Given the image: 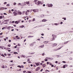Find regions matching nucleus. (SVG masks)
Returning a JSON list of instances; mask_svg holds the SVG:
<instances>
[{
  "label": "nucleus",
  "instance_id": "obj_1",
  "mask_svg": "<svg viewBox=\"0 0 73 73\" xmlns=\"http://www.w3.org/2000/svg\"><path fill=\"white\" fill-rule=\"evenodd\" d=\"M17 11L16 10H15V11L13 12L14 15V16H16L17 15V13H16V11Z\"/></svg>",
  "mask_w": 73,
  "mask_h": 73
},
{
  "label": "nucleus",
  "instance_id": "obj_2",
  "mask_svg": "<svg viewBox=\"0 0 73 73\" xmlns=\"http://www.w3.org/2000/svg\"><path fill=\"white\" fill-rule=\"evenodd\" d=\"M63 46H62L61 47L58 48V49H57V50H54L55 51H56V50H60V49L61 48H62V47H63Z\"/></svg>",
  "mask_w": 73,
  "mask_h": 73
},
{
  "label": "nucleus",
  "instance_id": "obj_3",
  "mask_svg": "<svg viewBox=\"0 0 73 73\" xmlns=\"http://www.w3.org/2000/svg\"><path fill=\"white\" fill-rule=\"evenodd\" d=\"M53 6V5L52 3L48 5V7H52Z\"/></svg>",
  "mask_w": 73,
  "mask_h": 73
},
{
  "label": "nucleus",
  "instance_id": "obj_4",
  "mask_svg": "<svg viewBox=\"0 0 73 73\" xmlns=\"http://www.w3.org/2000/svg\"><path fill=\"white\" fill-rule=\"evenodd\" d=\"M19 23H20V21H15V24H18Z\"/></svg>",
  "mask_w": 73,
  "mask_h": 73
},
{
  "label": "nucleus",
  "instance_id": "obj_5",
  "mask_svg": "<svg viewBox=\"0 0 73 73\" xmlns=\"http://www.w3.org/2000/svg\"><path fill=\"white\" fill-rule=\"evenodd\" d=\"M40 63V62H39L35 63V64H36V65L37 66H38V65H39Z\"/></svg>",
  "mask_w": 73,
  "mask_h": 73
},
{
  "label": "nucleus",
  "instance_id": "obj_6",
  "mask_svg": "<svg viewBox=\"0 0 73 73\" xmlns=\"http://www.w3.org/2000/svg\"><path fill=\"white\" fill-rule=\"evenodd\" d=\"M46 58H47V59H49L50 60H53V58H46Z\"/></svg>",
  "mask_w": 73,
  "mask_h": 73
},
{
  "label": "nucleus",
  "instance_id": "obj_7",
  "mask_svg": "<svg viewBox=\"0 0 73 73\" xmlns=\"http://www.w3.org/2000/svg\"><path fill=\"white\" fill-rule=\"evenodd\" d=\"M39 69H40V67H38L36 69H35L36 71H38V70H39Z\"/></svg>",
  "mask_w": 73,
  "mask_h": 73
},
{
  "label": "nucleus",
  "instance_id": "obj_8",
  "mask_svg": "<svg viewBox=\"0 0 73 73\" xmlns=\"http://www.w3.org/2000/svg\"><path fill=\"white\" fill-rule=\"evenodd\" d=\"M46 21H47V20L45 19H43L42 20V22H45Z\"/></svg>",
  "mask_w": 73,
  "mask_h": 73
},
{
  "label": "nucleus",
  "instance_id": "obj_9",
  "mask_svg": "<svg viewBox=\"0 0 73 73\" xmlns=\"http://www.w3.org/2000/svg\"><path fill=\"white\" fill-rule=\"evenodd\" d=\"M0 9L1 11V10H4V7H1Z\"/></svg>",
  "mask_w": 73,
  "mask_h": 73
},
{
  "label": "nucleus",
  "instance_id": "obj_10",
  "mask_svg": "<svg viewBox=\"0 0 73 73\" xmlns=\"http://www.w3.org/2000/svg\"><path fill=\"white\" fill-rule=\"evenodd\" d=\"M44 46V45H42V46H39V48H40H40H43Z\"/></svg>",
  "mask_w": 73,
  "mask_h": 73
},
{
  "label": "nucleus",
  "instance_id": "obj_11",
  "mask_svg": "<svg viewBox=\"0 0 73 73\" xmlns=\"http://www.w3.org/2000/svg\"><path fill=\"white\" fill-rule=\"evenodd\" d=\"M34 37V36H28V38H31V37Z\"/></svg>",
  "mask_w": 73,
  "mask_h": 73
},
{
  "label": "nucleus",
  "instance_id": "obj_12",
  "mask_svg": "<svg viewBox=\"0 0 73 73\" xmlns=\"http://www.w3.org/2000/svg\"><path fill=\"white\" fill-rule=\"evenodd\" d=\"M18 13L19 15H21L22 14V13L21 12L19 11Z\"/></svg>",
  "mask_w": 73,
  "mask_h": 73
},
{
  "label": "nucleus",
  "instance_id": "obj_13",
  "mask_svg": "<svg viewBox=\"0 0 73 73\" xmlns=\"http://www.w3.org/2000/svg\"><path fill=\"white\" fill-rule=\"evenodd\" d=\"M26 3L28 5V4H29V1L26 2Z\"/></svg>",
  "mask_w": 73,
  "mask_h": 73
},
{
  "label": "nucleus",
  "instance_id": "obj_14",
  "mask_svg": "<svg viewBox=\"0 0 73 73\" xmlns=\"http://www.w3.org/2000/svg\"><path fill=\"white\" fill-rule=\"evenodd\" d=\"M56 56H57V58H58V57H61V56L60 55H57Z\"/></svg>",
  "mask_w": 73,
  "mask_h": 73
},
{
  "label": "nucleus",
  "instance_id": "obj_15",
  "mask_svg": "<svg viewBox=\"0 0 73 73\" xmlns=\"http://www.w3.org/2000/svg\"><path fill=\"white\" fill-rule=\"evenodd\" d=\"M41 17H44V15H41L40 16Z\"/></svg>",
  "mask_w": 73,
  "mask_h": 73
},
{
  "label": "nucleus",
  "instance_id": "obj_16",
  "mask_svg": "<svg viewBox=\"0 0 73 73\" xmlns=\"http://www.w3.org/2000/svg\"><path fill=\"white\" fill-rule=\"evenodd\" d=\"M52 37H56V35H52Z\"/></svg>",
  "mask_w": 73,
  "mask_h": 73
},
{
  "label": "nucleus",
  "instance_id": "obj_17",
  "mask_svg": "<svg viewBox=\"0 0 73 73\" xmlns=\"http://www.w3.org/2000/svg\"><path fill=\"white\" fill-rule=\"evenodd\" d=\"M17 66L18 68H22V67H21V66H20V65H18Z\"/></svg>",
  "mask_w": 73,
  "mask_h": 73
},
{
  "label": "nucleus",
  "instance_id": "obj_18",
  "mask_svg": "<svg viewBox=\"0 0 73 73\" xmlns=\"http://www.w3.org/2000/svg\"><path fill=\"white\" fill-rule=\"evenodd\" d=\"M48 41H44V44H46V43H48Z\"/></svg>",
  "mask_w": 73,
  "mask_h": 73
},
{
  "label": "nucleus",
  "instance_id": "obj_19",
  "mask_svg": "<svg viewBox=\"0 0 73 73\" xmlns=\"http://www.w3.org/2000/svg\"><path fill=\"white\" fill-rule=\"evenodd\" d=\"M54 25H59V24L58 23H54Z\"/></svg>",
  "mask_w": 73,
  "mask_h": 73
},
{
  "label": "nucleus",
  "instance_id": "obj_20",
  "mask_svg": "<svg viewBox=\"0 0 73 73\" xmlns=\"http://www.w3.org/2000/svg\"><path fill=\"white\" fill-rule=\"evenodd\" d=\"M42 66H43V67H45V66H46V64H43L42 65Z\"/></svg>",
  "mask_w": 73,
  "mask_h": 73
},
{
  "label": "nucleus",
  "instance_id": "obj_21",
  "mask_svg": "<svg viewBox=\"0 0 73 73\" xmlns=\"http://www.w3.org/2000/svg\"><path fill=\"white\" fill-rule=\"evenodd\" d=\"M11 26H9L8 27L7 29H8V30H9V29H10V28H11Z\"/></svg>",
  "mask_w": 73,
  "mask_h": 73
},
{
  "label": "nucleus",
  "instance_id": "obj_22",
  "mask_svg": "<svg viewBox=\"0 0 73 73\" xmlns=\"http://www.w3.org/2000/svg\"><path fill=\"white\" fill-rule=\"evenodd\" d=\"M24 26L23 25L20 27V28H24Z\"/></svg>",
  "mask_w": 73,
  "mask_h": 73
},
{
  "label": "nucleus",
  "instance_id": "obj_23",
  "mask_svg": "<svg viewBox=\"0 0 73 73\" xmlns=\"http://www.w3.org/2000/svg\"><path fill=\"white\" fill-rule=\"evenodd\" d=\"M62 19H64V20H66V17H63L62 18Z\"/></svg>",
  "mask_w": 73,
  "mask_h": 73
},
{
  "label": "nucleus",
  "instance_id": "obj_24",
  "mask_svg": "<svg viewBox=\"0 0 73 73\" xmlns=\"http://www.w3.org/2000/svg\"><path fill=\"white\" fill-rule=\"evenodd\" d=\"M69 42V41L66 42L64 43V44H67V42Z\"/></svg>",
  "mask_w": 73,
  "mask_h": 73
},
{
  "label": "nucleus",
  "instance_id": "obj_25",
  "mask_svg": "<svg viewBox=\"0 0 73 73\" xmlns=\"http://www.w3.org/2000/svg\"><path fill=\"white\" fill-rule=\"evenodd\" d=\"M22 56L23 57H24V58H25V55H22Z\"/></svg>",
  "mask_w": 73,
  "mask_h": 73
},
{
  "label": "nucleus",
  "instance_id": "obj_26",
  "mask_svg": "<svg viewBox=\"0 0 73 73\" xmlns=\"http://www.w3.org/2000/svg\"><path fill=\"white\" fill-rule=\"evenodd\" d=\"M9 21V20H5V22H7V21Z\"/></svg>",
  "mask_w": 73,
  "mask_h": 73
},
{
  "label": "nucleus",
  "instance_id": "obj_27",
  "mask_svg": "<svg viewBox=\"0 0 73 73\" xmlns=\"http://www.w3.org/2000/svg\"><path fill=\"white\" fill-rule=\"evenodd\" d=\"M1 56H3V57H5V56L3 54H1Z\"/></svg>",
  "mask_w": 73,
  "mask_h": 73
},
{
  "label": "nucleus",
  "instance_id": "obj_28",
  "mask_svg": "<svg viewBox=\"0 0 73 73\" xmlns=\"http://www.w3.org/2000/svg\"><path fill=\"white\" fill-rule=\"evenodd\" d=\"M14 54H18V53H17V52H14L13 53Z\"/></svg>",
  "mask_w": 73,
  "mask_h": 73
},
{
  "label": "nucleus",
  "instance_id": "obj_29",
  "mask_svg": "<svg viewBox=\"0 0 73 73\" xmlns=\"http://www.w3.org/2000/svg\"><path fill=\"white\" fill-rule=\"evenodd\" d=\"M40 3H41V1H38V4H40Z\"/></svg>",
  "mask_w": 73,
  "mask_h": 73
},
{
  "label": "nucleus",
  "instance_id": "obj_30",
  "mask_svg": "<svg viewBox=\"0 0 73 73\" xmlns=\"http://www.w3.org/2000/svg\"><path fill=\"white\" fill-rule=\"evenodd\" d=\"M28 73H32V72H31V71H29L28 72Z\"/></svg>",
  "mask_w": 73,
  "mask_h": 73
},
{
  "label": "nucleus",
  "instance_id": "obj_31",
  "mask_svg": "<svg viewBox=\"0 0 73 73\" xmlns=\"http://www.w3.org/2000/svg\"><path fill=\"white\" fill-rule=\"evenodd\" d=\"M33 12H36V10L35 9H33Z\"/></svg>",
  "mask_w": 73,
  "mask_h": 73
},
{
  "label": "nucleus",
  "instance_id": "obj_32",
  "mask_svg": "<svg viewBox=\"0 0 73 73\" xmlns=\"http://www.w3.org/2000/svg\"><path fill=\"white\" fill-rule=\"evenodd\" d=\"M7 55L9 56H11V54H7Z\"/></svg>",
  "mask_w": 73,
  "mask_h": 73
},
{
  "label": "nucleus",
  "instance_id": "obj_33",
  "mask_svg": "<svg viewBox=\"0 0 73 73\" xmlns=\"http://www.w3.org/2000/svg\"><path fill=\"white\" fill-rule=\"evenodd\" d=\"M69 60H73V58H69Z\"/></svg>",
  "mask_w": 73,
  "mask_h": 73
},
{
  "label": "nucleus",
  "instance_id": "obj_34",
  "mask_svg": "<svg viewBox=\"0 0 73 73\" xmlns=\"http://www.w3.org/2000/svg\"><path fill=\"white\" fill-rule=\"evenodd\" d=\"M49 3H48V4H47L46 5V6L47 7H48H48H49Z\"/></svg>",
  "mask_w": 73,
  "mask_h": 73
},
{
  "label": "nucleus",
  "instance_id": "obj_35",
  "mask_svg": "<svg viewBox=\"0 0 73 73\" xmlns=\"http://www.w3.org/2000/svg\"><path fill=\"white\" fill-rule=\"evenodd\" d=\"M9 13H11V10H9Z\"/></svg>",
  "mask_w": 73,
  "mask_h": 73
},
{
  "label": "nucleus",
  "instance_id": "obj_36",
  "mask_svg": "<svg viewBox=\"0 0 73 73\" xmlns=\"http://www.w3.org/2000/svg\"><path fill=\"white\" fill-rule=\"evenodd\" d=\"M63 68H65V65H64L63 66Z\"/></svg>",
  "mask_w": 73,
  "mask_h": 73
},
{
  "label": "nucleus",
  "instance_id": "obj_37",
  "mask_svg": "<svg viewBox=\"0 0 73 73\" xmlns=\"http://www.w3.org/2000/svg\"><path fill=\"white\" fill-rule=\"evenodd\" d=\"M9 5H9V4H7V7H9Z\"/></svg>",
  "mask_w": 73,
  "mask_h": 73
},
{
  "label": "nucleus",
  "instance_id": "obj_38",
  "mask_svg": "<svg viewBox=\"0 0 73 73\" xmlns=\"http://www.w3.org/2000/svg\"><path fill=\"white\" fill-rule=\"evenodd\" d=\"M7 3V2H5L4 3V4H6Z\"/></svg>",
  "mask_w": 73,
  "mask_h": 73
},
{
  "label": "nucleus",
  "instance_id": "obj_39",
  "mask_svg": "<svg viewBox=\"0 0 73 73\" xmlns=\"http://www.w3.org/2000/svg\"><path fill=\"white\" fill-rule=\"evenodd\" d=\"M16 3H14L13 4V5H16Z\"/></svg>",
  "mask_w": 73,
  "mask_h": 73
},
{
  "label": "nucleus",
  "instance_id": "obj_40",
  "mask_svg": "<svg viewBox=\"0 0 73 73\" xmlns=\"http://www.w3.org/2000/svg\"><path fill=\"white\" fill-rule=\"evenodd\" d=\"M37 40H38V41H40V39L38 38L37 39Z\"/></svg>",
  "mask_w": 73,
  "mask_h": 73
},
{
  "label": "nucleus",
  "instance_id": "obj_41",
  "mask_svg": "<svg viewBox=\"0 0 73 73\" xmlns=\"http://www.w3.org/2000/svg\"><path fill=\"white\" fill-rule=\"evenodd\" d=\"M44 61H48V59H45L44 60Z\"/></svg>",
  "mask_w": 73,
  "mask_h": 73
},
{
  "label": "nucleus",
  "instance_id": "obj_42",
  "mask_svg": "<svg viewBox=\"0 0 73 73\" xmlns=\"http://www.w3.org/2000/svg\"><path fill=\"white\" fill-rule=\"evenodd\" d=\"M37 0H34V2H36V1H37Z\"/></svg>",
  "mask_w": 73,
  "mask_h": 73
},
{
  "label": "nucleus",
  "instance_id": "obj_43",
  "mask_svg": "<svg viewBox=\"0 0 73 73\" xmlns=\"http://www.w3.org/2000/svg\"><path fill=\"white\" fill-rule=\"evenodd\" d=\"M17 45H16V46H14L15 48H17Z\"/></svg>",
  "mask_w": 73,
  "mask_h": 73
},
{
  "label": "nucleus",
  "instance_id": "obj_44",
  "mask_svg": "<svg viewBox=\"0 0 73 73\" xmlns=\"http://www.w3.org/2000/svg\"><path fill=\"white\" fill-rule=\"evenodd\" d=\"M54 46H56V45H57V44H54Z\"/></svg>",
  "mask_w": 73,
  "mask_h": 73
},
{
  "label": "nucleus",
  "instance_id": "obj_45",
  "mask_svg": "<svg viewBox=\"0 0 73 73\" xmlns=\"http://www.w3.org/2000/svg\"><path fill=\"white\" fill-rule=\"evenodd\" d=\"M62 62L63 63H66V62L65 61H62Z\"/></svg>",
  "mask_w": 73,
  "mask_h": 73
},
{
  "label": "nucleus",
  "instance_id": "obj_46",
  "mask_svg": "<svg viewBox=\"0 0 73 73\" xmlns=\"http://www.w3.org/2000/svg\"><path fill=\"white\" fill-rule=\"evenodd\" d=\"M47 72H50L49 70H46V72H47Z\"/></svg>",
  "mask_w": 73,
  "mask_h": 73
},
{
  "label": "nucleus",
  "instance_id": "obj_47",
  "mask_svg": "<svg viewBox=\"0 0 73 73\" xmlns=\"http://www.w3.org/2000/svg\"><path fill=\"white\" fill-rule=\"evenodd\" d=\"M3 14L4 15H7V14L5 13H4Z\"/></svg>",
  "mask_w": 73,
  "mask_h": 73
},
{
  "label": "nucleus",
  "instance_id": "obj_48",
  "mask_svg": "<svg viewBox=\"0 0 73 73\" xmlns=\"http://www.w3.org/2000/svg\"><path fill=\"white\" fill-rule=\"evenodd\" d=\"M2 18H3V17L2 16H0V19H1Z\"/></svg>",
  "mask_w": 73,
  "mask_h": 73
},
{
  "label": "nucleus",
  "instance_id": "obj_49",
  "mask_svg": "<svg viewBox=\"0 0 73 73\" xmlns=\"http://www.w3.org/2000/svg\"><path fill=\"white\" fill-rule=\"evenodd\" d=\"M33 44H32L30 45V46H33Z\"/></svg>",
  "mask_w": 73,
  "mask_h": 73
},
{
  "label": "nucleus",
  "instance_id": "obj_50",
  "mask_svg": "<svg viewBox=\"0 0 73 73\" xmlns=\"http://www.w3.org/2000/svg\"><path fill=\"white\" fill-rule=\"evenodd\" d=\"M35 21V18H34L33 20V21Z\"/></svg>",
  "mask_w": 73,
  "mask_h": 73
},
{
  "label": "nucleus",
  "instance_id": "obj_51",
  "mask_svg": "<svg viewBox=\"0 0 73 73\" xmlns=\"http://www.w3.org/2000/svg\"><path fill=\"white\" fill-rule=\"evenodd\" d=\"M36 42H33V44H35V43L36 44Z\"/></svg>",
  "mask_w": 73,
  "mask_h": 73
},
{
  "label": "nucleus",
  "instance_id": "obj_52",
  "mask_svg": "<svg viewBox=\"0 0 73 73\" xmlns=\"http://www.w3.org/2000/svg\"><path fill=\"white\" fill-rule=\"evenodd\" d=\"M46 13H49V11H47Z\"/></svg>",
  "mask_w": 73,
  "mask_h": 73
},
{
  "label": "nucleus",
  "instance_id": "obj_53",
  "mask_svg": "<svg viewBox=\"0 0 73 73\" xmlns=\"http://www.w3.org/2000/svg\"><path fill=\"white\" fill-rule=\"evenodd\" d=\"M62 23H63V22H61L60 23V24H62Z\"/></svg>",
  "mask_w": 73,
  "mask_h": 73
},
{
  "label": "nucleus",
  "instance_id": "obj_54",
  "mask_svg": "<svg viewBox=\"0 0 73 73\" xmlns=\"http://www.w3.org/2000/svg\"><path fill=\"white\" fill-rule=\"evenodd\" d=\"M30 61V59H27V61Z\"/></svg>",
  "mask_w": 73,
  "mask_h": 73
},
{
  "label": "nucleus",
  "instance_id": "obj_55",
  "mask_svg": "<svg viewBox=\"0 0 73 73\" xmlns=\"http://www.w3.org/2000/svg\"><path fill=\"white\" fill-rule=\"evenodd\" d=\"M42 70H43V69H42L40 70V72H42Z\"/></svg>",
  "mask_w": 73,
  "mask_h": 73
},
{
  "label": "nucleus",
  "instance_id": "obj_56",
  "mask_svg": "<svg viewBox=\"0 0 73 73\" xmlns=\"http://www.w3.org/2000/svg\"><path fill=\"white\" fill-rule=\"evenodd\" d=\"M12 23H15V21H12Z\"/></svg>",
  "mask_w": 73,
  "mask_h": 73
},
{
  "label": "nucleus",
  "instance_id": "obj_57",
  "mask_svg": "<svg viewBox=\"0 0 73 73\" xmlns=\"http://www.w3.org/2000/svg\"><path fill=\"white\" fill-rule=\"evenodd\" d=\"M12 56H9L8 57H7V58H11Z\"/></svg>",
  "mask_w": 73,
  "mask_h": 73
},
{
  "label": "nucleus",
  "instance_id": "obj_58",
  "mask_svg": "<svg viewBox=\"0 0 73 73\" xmlns=\"http://www.w3.org/2000/svg\"><path fill=\"white\" fill-rule=\"evenodd\" d=\"M49 65H52V64L50 63V62H49Z\"/></svg>",
  "mask_w": 73,
  "mask_h": 73
},
{
  "label": "nucleus",
  "instance_id": "obj_59",
  "mask_svg": "<svg viewBox=\"0 0 73 73\" xmlns=\"http://www.w3.org/2000/svg\"><path fill=\"white\" fill-rule=\"evenodd\" d=\"M18 46H20V44H18Z\"/></svg>",
  "mask_w": 73,
  "mask_h": 73
},
{
  "label": "nucleus",
  "instance_id": "obj_60",
  "mask_svg": "<svg viewBox=\"0 0 73 73\" xmlns=\"http://www.w3.org/2000/svg\"><path fill=\"white\" fill-rule=\"evenodd\" d=\"M11 11H12V12H13V11H14V9H12L11 10Z\"/></svg>",
  "mask_w": 73,
  "mask_h": 73
},
{
  "label": "nucleus",
  "instance_id": "obj_61",
  "mask_svg": "<svg viewBox=\"0 0 73 73\" xmlns=\"http://www.w3.org/2000/svg\"><path fill=\"white\" fill-rule=\"evenodd\" d=\"M40 65H42V63H40Z\"/></svg>",
  "mask_w": 73,
  "mask_h": 73
},
{
  "label": "nucleus",
  "instance_id": "obj_62",
  "mask_svg": "<svg viewBox=\"0 0 73 73\" xmlns=\"http://www.w3.org/2000/svg\"><path fill=\"white\" fill-rule=\"evenodd\" d=\"M43 7H45V4H44L43 5Z\"/></svg>",
  "mask_w": 73,
  "mask_h": 73
},
{
  "label": "nucleus",
  "instance_id": "obj_63",
  "mask_svg": "<svg viewBox=\"0 0 73 73\" xmlns=\"http://www.w3.org/2000/svg\"><path fill=\"white\" fill-rule=\"evenodd\" d=\"M21 66L22 68H23L24 66L23 65H22Z\"/></svg>",
  "mask_w": 73,
  "mask_h": 73
},
{
  "label": "nucleus",
  "instance_id": "obj_64",
  "mask_svg": "<svg viewBox=\"0 0 73 73\" xmlns=\"http://www.w3.org/2000/svg\"><path fill=\"white\" fill-rule=\"evenodd\" d=\"M23 73H25V72H26V71L25 70L23 71Z\"/></svg>",
  "mask_w": 73,
  "mask_h": 73
}]
</instances>
